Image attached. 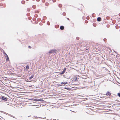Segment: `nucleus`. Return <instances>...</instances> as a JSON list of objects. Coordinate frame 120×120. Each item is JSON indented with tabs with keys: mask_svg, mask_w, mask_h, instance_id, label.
Segmentation results:
<instances>
[{
	"mask_svg": "<svg viewBox=\"0 0 120 120\" xmlns=\"http://www.w3.org/2000/svg\"><path fill=\"white\" fill-rule=\"evenodd\" d=\"M57 51L56 49H52L50 50L49 51V53H57Z\"/></svg>",
	"mask_w": 120,
	"mask_h": 120,
	"instance_id": "f257e3e1",
	"label": "nucleus"
},
{
	"mask_svg": "<svg viewBox=\"0 0 120 120\" xmlns=\"http://www.w3.org/2000/svg\"><path fill=\"white\" fill-rule=\"evenodd\" d=\"M89 79V78H84L83 77V82H87L88 83H90V81H89L88 80Z\"/></svg>",
	"mask_w": 120,
	"mask_h": 120,
	"instance_id": "f03ea898",
	"label": "nucleus"
},
{
	"mask_svg": "<svg viewBox=\"0 0 120 120\" xmlns=\"http://www.w3.org/2000/svg\"><path fill=\"white\" fill-rule=\"evenodd\" d=\"M0 98L1 99L4 101H7L8 100L7 98L4 96H2Z\"/></svg>",
	"mask_w": 120,
	"mask_h": 120,
	"instance_id": "7ed1b4c3",
	"label": "nucleus"
},
{
	"mask_svg": "<svg viewBox=\"0 0 120 120\" xmlns=\"http://www.w3.org/2000/svg\"><path fill=\"white\" fill-rule=\"evenodd\" d=\"M106 95L107 96H110L111 95V93L109 92H108L106 93Z\"/></svg>",
	"mask_w": 120,
	"mask_h": 120,
	"instance_id": "20e7f679",
	"label": "nucleus"
},
{
	"mask_svg": "<svg viewBox=\"0 0 120 120\" xmlns=\"http://www.w3.org/2000/svg\"><path fill=\"white\" fill-rule=\"evenodd\" d=\"M77 79V78L76 77H75L73 79V81H76Z\"/></svg>",
	"mask_w": 120,
	"mask_h": 120,
	"instance_id": "39448f33",
	"label": "nucleus"
},
{
	"mask_svg": "<svg viewBox=\"0 0 120 120\" xmlns=\"http://www.w3.org/2000/svg\"><path fill=\"white\" fill-rule=\"evenodd\" d=\"M60 29L61 30H63L64 29V27L63 26H61L60 27Z\"/></svg>",
	"mask_w": 120,
	"mask_h": 120,
	"instance_id": "423d86ee",
	"label": "nucleus"
},
{
	"mask_svg": "<svg viewBox=\"0 0 120 120\" xmlns=\"http://www.w3.org/2000/svg\"><path fill=\"white\" fill-rule=\"evenodd\" d=\"M97 21H101V18L100 17H99L97 18Z\"/></svg>",
	"mask_w": 120,
	"mask_h": 120,
	"instance_id": "0eeeda50",
	"label": "nucleus"
},
{
	"mask_svg": "<svg viewBox=\"0 0 120 120\" xmlns=\"http://www.w3.org/2000/svg\"><path fill=\"white\" fill-rule=\"evenodd\" d=\"M6 56L7 57L6 60L7 61H8L9 60V59L8 57V56L7 55V54H6Z\"/></svg>",
	"mask_w": 120,
	"mask_h": 120,
	"instance_id": "6e6552de",
	"label": "nucleus"
},
{
	"mask_svg": "<svg viewBox=\"0 0 120 120\" xmlns=\"http://www.w3.org/2000/svg\"><path fill=\"white\" fill-rule=\"evenodd\" d=\"M26 69L28 70L29 69V66L28 65H27L26 66Z\"/></svg>",
	"mask_w": 120,
	"mask_h": 120,
	"instance_id": "1a4fd4ad",
	"label": "nucleus"
},
{
	"mask_svg": "<svg viewBox=\"0 0 120 120\" xmlns=\"http://www.w3.org/2000/svg\"><path fill=\"white\" fill-rule=\"evenodd\" d=\"M34 75H32L31 77L29 78V79H31L32 78L34 77Z\"/></svg>",
	"mask_w": 120,
	"mask_h": 120,
	"instance_id": "9d476101",
	"label": "nucleus"
},
{
	"mask_svg": "<svg viewBox=\"0 0 120 120\" xmlns=\"http://www.w3.org/2000/svg\"><path fill=\"white\" fill-rule=\"evenodd\" d=\"M64 89H66L68 90H70V88H68V87H64Z\"/></svg>",
	"mask_w": 120,
	"mask_h": 120,
	"instance_id": "9b49d317",
	"label": "nucleus"
},
{
	"mask_svg": "<svg viewBox=\"0 0 120 120\" xmlns=\"http://www.w3.org/2000/svg\"><path fill=\"white\" fill-rule=\"evenodd\" d=\"M64 82H61V84H58L57 85L58 86H61L62 85L64 84Z\"/></svg>",
	"mask_w": 120,
	"mask_h": 120,
	"instance_id": "f8f14e48",
	"label": "nucleus"
},
{
	"mask_svg": "<svg viewBox=\"0 0 120 120\" xmlns=\"http://www.w3.org/2000/svg\"><path fill=\"white\" fill-rule=\"evenodd\" d=\"M8 115H9L10 116H11L12 117H13V118H15V116H12V115H11V114H8Z\"/></svg>",
	"mask_w": 120,
	"mask_h": 120,
	"instance_id": "ddd939ff",
	"label": "nucleus"
},
{
	"mask_svg": "<svg viewBox=\"0 0 120 120\" xmlns=\"http://www.w3.org/2000/svg\"><path fill=\"white\" fill-rule=\"evenodd\" d=\"M65 72H64V71H62V72H61L60 73V74H63Z\"/></svg>",
	"mask_w": 120,
	"mask_h": 120,
	"instance_id": "4468645a",
	"label": "nucleus"
},
{
	"mask_svg": "<svg viewBox=\"0 0 120 120\" xmlns=\"http://www.w3.org/2000/svg\"><path fill=\"white\" fill-rule=\"evenodd\" d=\"M84 49L85 51H86L87 52V51L88 50V49L87 48L86 49L85 48H84Z\"/></svg>",
	"mask_w": 120,
	"mask_h": 120,
	"instance_id": "2eb2a0df",
	"label": "nucleus"
},
{
	"mask_svg": "<svg viewBox=\"0 0 120 120\" xmlns=\"http://www.w3.org/2000/svg\"><path fill=\"white\" fill-rule=\"evenodd\" d=\"M39 101H41L42 102H43L44 101V100L43 99H39Z\"/></svg>",
	"mask_w": 120,
	"mask_h": 120,
	"instance_id": "dca6fc26",
	"label": "nucleus"
},
{
	"mask_svg": "<svg viewBox=\"0 0 120 120\" xmlns=\"http://www.w3.org/2000/svg\"><path fill=\"white\" fill-rule=\"evenodd\" d=\"M33 8H36V6L35 5H33L32 6Z\"/></svg>",
	"mask_w": 120,
	"mask_h": 120,
	"instance_id": "f3484780",
	"label": "nucleus"
},
{
	"mask_svg": "<svg viewBox=\"0 0 120 120\" xmlns=\"http://www.w3.org/2000/svg\"><path fill=\"white\" fill-rule=\"evenodd\" d=\"M62 5L61 4H59V7L61 8L62 7Z\"/></svg>",
	"mask_w": 120,
	"mask_h": 120,
	"instance_id": "a211bd4d",
	"label": "nucleus"
},
{
	"mask_svg": "<svg viewBox=\"0 0 120 120\" xmlns=\"http://www.w3.org/2000/svg\"><path fill=\"white\" fill-rule=\"evenodd\" d=\"M25 3V2L24 1H22L21 2V3L22 4H24Z\"/></svg>",
	"mask_w": 120,
	"mask_h": 120,
	"instance_id": "6ab92c4d",
	"label": "nucleus"
},
{
	"mask_svg": "<svg viewBox=\"0 0 120 120\" xmlns=\"http://www.w3.org/2000/svg\"><path fill=\"white\" fill-rule=\"evenodd\" d=\"M64 84L65 85L67 83V82H64Z\"/></svg>",
	"mask_w": 120,
	"mask_h": 120,
	"instance_id": "aec40b11",
	"label": "nucleus"
},
{
	"mask_svg": "<svg viewBox=\"0 0 120 120\" xmlns=\"http://www.w3.org/2000/svg\"><path fill=\"white\" fill-rule=\"evenodd\" d=\"M47 24L49 25H50V24L49 23V21H48L47 22Z\"/></svg>",
	"mask_w": 120,
	"mask_h": 120,
	"instance_id": "412c9836",
	"label": "nucleus"
},
{
	"mask_svg": "<svg viewBox=\"0 0 120 120\" xmlns=\"http://www.w3.org/2000/svg\"><path fill=\"white\" fill-rule=\"evenodd\" d=\"M118 96L120 97V93H118Z\"/></svg>",
	"mask_w": 120,
	"mask_h": 120,
	"instance_id": "4be33fe9",
	"label": "nucleus"
},
{
	"mask_svg": "<svg viewBox=\"0 0 120 120\" xmlns=\"http://www.w3.org/2000/svg\"><path fill=\"white\" fill-rule=\"evenodd\" d=\"M49 4L48 3H46L45 4V5L46 6H47Z\"/></svg>",
	"mask_w": 120,
	"mask_h": 120,
	"instance_id": "5701e85b",
	"label": "nucleus"
},
{
	"mask_svg": "<svg viewBox=\"0 0 120 120\" xmlns=\"http://www.w3.org/2000/svg\"><path fill=\"white\" fill-rule=\"evenodd\" d=\"M63 15H66V13H63Z\"/></svg>",
	"mask_w": 120,
	"mask_h": 120,
	"instance_id": "b1692460",
	"label": "nucleus"
},
{
	"mask_svg": "<svg viewBox=\"0 0 120 120\" xmlns=\"http://www.w3.org/2000/svg\"><path fill=\"white\" fill-rule=\"evenodd\" d=\"M66 68H64V70H63V71H64V72H65V71H66Z\"/></svg>",
	"mask_w": 120,
	"mask_h": 120,
	"instance_id": "393cba45",
	"label": "nucleus"
},
{
	"mask_svg": "<svg viewBox=\"0 0 120 120\" xmlns=\"http://www.w3.org/2000/svg\"><path fill=\"white\" fill-rule=\"evenodd\" d=\"M32 99V100H33L36 101V99L33 98V99Z\"/></svg>",
	"mask_w": 120,
	"mask_h": 120,
	"instance_id": "a878e982",
	"label": "nucleus"
},
{
	"mask_svg": "<svg viewBox=\"0 0 120 120\" xmlns=\"http://www.w3.org/2000/svg\"><path fill=\"white\" fill-rule=\"evenodd\" d=\"M76 39L77 40H79V38L78 37H77L76 38Z\"/></svg>",
	"mask_w": 120,
	"mask_h": 120,
	"instance_id": "bb28decb",
	"label": "nucleus"
},
{
	"mask_svg": "<svg viewBox=\"0 0 120 120\" xmlns=\"http://www.w3.org/2000/svg\"><path fill=\"white\" fill-rule=\"evenodd\" d=\"M4 53L6 56V54H7L4 52Z\"/></svg>",
	"mask_w": 120,
	"mask_h": 120,
	"instance_id": "cd10ccee",
	"label": "nucleus"
},
{
	"mask_svg": "<svg viewBox=\"0 0 120 120\" xmlns=\"http://www.w3.org/2000/svg\"><path fill=\"white\" fill-rule=\"evenodd\" d=\"M36 101H39V99H36Z\"/></svg>",
	"mask_w": 120,
	"mask_h": 120,
	"instance_id": "c85d7f7f",
	"label": "nucleus"
},
{
	"mask_svg": "<svg viewBox=\"0 0 120 120\" xmlns=\"http://www.w3.org/2000/svg\"><path fill=\"white\" fill-rule=\"evenodd\" d=\"M56 0H52L53 2H55Z\"/></svg>",
	"mask_w": 120,
	"mask_h": 120,
	"instance_id": "c756f323",
	"label": "nucleus"
},
{
	"mask_svg": "<svg viewBox=\"0 0 120 120\" xmlns=\"http://www.w3.org/2000/svg\"><path fill=\"white\" fill-rule=\"evenodd\" d=\"M28 48H31V46H28Z\"/></svg>",
	"mask_w": 120,
	"mask_h": 120,
	"instance_id": "7c9ffc66",
	"label": "nucleus"
},
{
	"mask_svg": "<svg viewBox=\"0 0 120 120\" xmlns=\"http://www.w3.org/2000/svg\"><path fill=\"white\" fill-rule=\"evenodd\" d=\"M67 19L68 20H69V19L68 18H67Z\"/></svg>",
	"mask_w": 120,
	"mask_h": 120,
	"instance_id": "2f4dec72",
	"label": "nucleus"
},
{
	"mask_svg": "<svg viewBox=\"0 0 120 120\" xmlns=\"http://www.w3.org/2000/svg\"><path fill=\"white\" fill-rule=\"evenodd\" d=\"M44 0H42V2H44L43 1H44Z\"/></svg>",
	"mask_w": 120,
	"mask_h": 120,
	"instance_id": "473e14b6",
	"label": "nucleus"
},
{
	"mask_svg": "<svg viewBox=\"0 0 120 120\" xmlns=\"http://www.w3.org/2000/svg\"><path fill=\"white\" fill-rule=\"evenodd\" d=\"M39 0H37V1H39Z\"/></svg>",
	"mask_w": 120,
	"mask_h": 120,
	"instance_id": "72a5a7b5",
	"label": "nucleus"
},
{
	"mask_svg": "<svg viewBox=\"0 0 120 120\" xmlns=\"http://www.w3.org/2000/svg\"><path fill=\"white\" fill-rule=\"evenodd\" d=\"M27 1H28L29 0H26Z\"/></svg>",
	"mask_w": 120,
	"mask_h": 120,
	"instance_id": "f704fd0d",
	"label": "nucleus"
},
{
	"mask_svg": "<svg viewBox=\"0 0 120 120\" xmlns=\"http://www.w3.org/2000/svg\"><path fill=\"white\" fill-rule=\"evenodd\" d=\"M29 87H31V86H29Z\"/></svg>",
	"mask_w": 120,
	"mask_h": 120,
	"instance_id": "c9c22d12",
	"label": "nucleus"
}]
</instances>
